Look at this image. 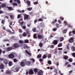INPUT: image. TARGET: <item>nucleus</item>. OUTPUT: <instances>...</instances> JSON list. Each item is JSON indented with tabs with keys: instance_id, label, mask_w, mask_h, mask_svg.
<instances>
[{
	"instance_id": "obj_41",
	"label": "nucleus",
	"mask_w": 75,
	"mask_h": 75,
	"mask_svg": "<svg viewBox=\"0 0 75 75\" xmlns=\"http://www.w3.org/2000/svg\"><path fill=\"white\" fill-rule=\"evenodd\" d=\"M38 21H43V19L40 18L38 20Z\"/></svg>"
},
{
	"instance_id": "obj_31",
	"label": "nucleus",
	"mask_w": 75,
	"mask_h": 75,
	"mask_svg": "<svg viewBox=\"0 0 75 75\" xmlns=\"http://www.w3.org/2000/svg\"><path fill=\"white\" fill-rule=\"evenodd\" d=\"M67 25L70 28H73V26L72 25H70V24H68Z\"/></svg>"
},
{
	"instance_id": "obj_9",
	"label": "nucleus",
	"mask_w": 75,
	"mask_h": 75,
	"mask_svg": "<svg viewBox=\"0 0 75 75\" xmlns=\"http://www.w3.org/2000/svg\"><path fill=\"white\" fill-rule=\"evenodd\" d=\"M29 75H33L34 74V71L33 70L31 69H30L29 72Z\"/></svg>"
},
{
	"instance_id": "obj_34",
	"label": "nucleus",
	"mask_w": 75,
	"mask_h": 75,
	"mask_svg": "<svg viewBox=\"0 0 75 75\" xmlns=\"http://www.w3.org/2000/svg\"><path fill=\"white\" fill-rule=\"evenodd\" d=\"M19 70V68L18 67L16 68L15 69V70L16 72H18Z\"/></svg>"
},
{
	"instance_id": "obj_16",
	"label": "nucleus",
	"mask_w": 75,
	"mask_h": 75,
	"mask_svg": "<svg viewBox=\"0 0 75 75\" xmlns=\"http://www.w3.org/2000/svg\"><path fill=\"white\" fill-rule=\"evenodd\" d=\"M59 41L60 42H62V41H64V38L63 37H61L60 38H59Z\"/></svg>"
},
{
	"instance_id": "obj_2",
	"label": "nucleus",
	"mask_w": 75,
	"mask_h": 75,
	"mask_svg": "<svg viewBox=\"0 0 75 75\" xmlns=\"http://www.w3.org/2000/svg\"><path fill=\"white\" fill-rule=\"evenodd\" d=\"M8 57L9 58L13 59V58H14V57H15V56L14 55V54L11 53L8 55Z\"/></svg>"
},
{
	"instance_id": "obj_36",
	"label": "nucleus",
	"mask_w": 75,
	"mask_h": 75,
	"mask_svg": "<svg viewBox=\"0 0 75 75\" xmlns=\"http://www.w3.org/2000/svg\"><path fill=\"white\" fill-rule=\"evenodd\" d=\"M33 71L35 72H37L38 71V69L36 68H35L34 69Z\"/></svg>"
},
{
	"instance_id": "obj_13",
	"label": "nucleus",
	"mask_w": 75,
	"mask_h": 75,
	"mask_svg": "<svg viewBox=\"0 0 75 75\" xmlns=\"http://www.w3.org/2000/svg\"><path fill=\"white\" fill-rule=\"evenodd\" d=\"M47 55H48V53H46L44 54L42 57L43 58V59H45V58L47 57Z\"/></svg>"
},
{
	"instance_id": "obj_42",
	"label": "nucleus",
	"mask_w": 75,
	"mask_h": 75,
	"mask_svg": "<svg viewBox=\"0 0 75 75\" xmlns=\"http://www.w3.org/2000/svg\"><path fill=\"white\" fill-rule=\"evenodd\" d=\"M5 23V21H4V20L3 19L2 20V22L1 23L3 24H4Z\"/></svg>"
},
{
	"instance_id": "obj_52",
	"label": "nucleus",
	"mask_w": 75,
	"mask_h": 75,
	"mask_svg": "<svg viewBox=\"0 0 75 75\" xmlns=\"http://www.w3.org/2000/svg\"><path fill=\"white\" fill-rule=\"evenodd\" d=\"M17 3L18 4H20L21 2H20V0H17Z\"/></svg>"
},
{
	"instance_id": "obj_30",
	"label": "nucleus",
	"mask_w": 75,
	"mask_h": 75,
	"mask_svg": "<svg viewBox=\"0 0 75 75\" xmlns=\"http://www.w3.org/2000/svg\"><path fill=\"white\" fill-rule=\"evenodd\" d=\"M64 58L65 59L67 60L68 59V57L67 56H66L65 57H64Z\"/></svg>"
},
{
	"instance_id": "obj_26",
	"label": "nucleus",
	"mask_w": 75,
	"mask_h": 75,
	"mask_svg": "<svg viewBox=\"0 0 75 75\" xmlns=\"http://www.w3.org/2000/svg\"><path fill=\"white\" fill-rule=\"evenodd\" d=\"M27 3L28 6H30L31 3L29 0L28 1V2H27Z\"/></svg>"
},
{
	"instance_id": "obj_55",
	"label": "nucleus",
	"mask_w": 75,
	"mask_h": 75,
	"mask_svg": "<svg viewBox=\"0 0 75 75\" xmlns=\"http://www.w3.org/2000/svg\"><path fill=\"white\" fill-rule=\"evenodd\" d=\"M71 67V65L70 64H69L67 65V67L68 68H69L70 67Z\"/></svg>"
},
{
	"instance_id": "obj_58",
	"label": "nucleus",
	"mask_w": 75,
	"mask_h": 75,
	"mask_svg": "<svg viewBox=\"0 0 75 75\" xmlns=\"http://www.w3.org/2000/svg\"><path fill=\"white\" fill-rule=\"evenodd\" d=\"M24 49H27V48H28V46H24Z\"/></svg>"
},
{
	"instance_id": "obj_53",
	"label": "nucleus",
	"mask_w": 75,
	"mask_h": 75,
	"mask_svg": "<svg viewBox=\"0 0 75 75\" xmlns=\"http://www.w3.org/2000/svg\"><path fill=\"white\" fill-rule=\"evenodd\" d=\"M33 32H35L36 31V28H33Z\"/></svg>"
},
{
	"instance_id": "obj_50",
	"label": "nucleus",
	"mask_w": 75,
	"mask_h": 75,
	"mask_svg": "<svg viewBox=\"0 0 75 75\" xmlns=\"http://www.w3.org/2000/svg\"><path fill=\"white\" fill-rule=\"evenodd\" d=\"M19 42L20 44H23V41H21V40H19Z\"/></svg>"
},
{
	"instance_id": "obj_12",
	"label": "nucleus",
	"mask_w": 75,
	"mask_h": 75,
	"mask_svg": "<svg viewBox=\"0 0 75 75\" xmlns=\"http://www.w3.org/2000/svg\"><path fill=\"white\" fill-rule=\"evenodd\" d=\"M48 48H54V45H49L48 46Z\"/></svg>"
},
{
	"instance_id": "obj_7",
	"label": "nucleus",
	"mask_w": 75,
	"mask_h": 75,
	"mask_svg": "<svg viewBox=\"0 0 75 75\" xmlns=\"http://www.w3.org/2000/svg\"><path fill=\"white\" fill-rule=\"evenodd\" d=\"M69 42L70 43H72L74 42V38L72 37H71L69 39Z\"/></svg>"
},
{
	"instance_id": "obj_29",
	"label": "nucleus",
	"mask_w": 75,
	"mask_h": 75,
	"mask_svg": "<svg viewBox=\"0 0 75 75\" xmlns=\"http://www.w3.org/2000/svg\"><path fill=\"white\" fill-rule=\"evenodd\" d=\"M25 43H29V41L28 39H26L25 40Z\"/></svg>"
},
{
	"instance_id": "obj_44",
	"label": "nucleus",
	"mask_w": 75,
	"mask_h": 75,
	"mask_svg": "<svg viewBox=\"0 0 75 75\" xmlns=\"http://www.w3.org/2000/svg\"><path fill=\"white\" fill-rule=\"evenodd\" d=\"M67 21H65L64 22V24L65 25H67Z\"/></svg>"
},
{
	"instance_id": "obj_1",
	"label": "nucleus",
	"mask_w": 75,
	"mask_h": 75,
	"mask_svg": "<svg viewBox=\"0 0 75 75\" xmlns=\"http://www.w3.org/2000/svg\"><path fill=\"white\" fill-rule=\"evenodd\" d=\"M24 62L25 63V64L27 65H30L31 64L30 61H27V59H25L24 60Z\"/></svg>"
},
{
	"instance_id": "obj_22",
	"label": "nucleus",
	"mask_w": 75,
	"mask_h": 75,
	"mask_svg": "<svg viewBox=\"0 0 75 75\" xmlns=\"http://www.w3.org/2000/svg\"><path fill=\"white\" fill-rule=\"evenodd\" d=\"M23 37H26L27 35V34L25 32H24L23 34Z\"/></svg>"
},
{
	"instance_id": "obj_63",
	"label": "nucleus",
	"mask_w": 75,
	"mask_h": 75,
	"mask_svg": "<svg viewBox=\"0 0 75 75\" xmlns=\"http://www.w3.org/2000/svg\"><path fill=\"white\" fill-rule=\"evenodd\" d=\"M19 31L20 33H22V30L20 29H19Z\"/></svg>"
},
{
	"instance_id": "obj_51",
	"label": "nucleus",
	"mask_w": 75,
	"mask_h": 75,
	"mask_svg": "<svg viewBox=\"0 0 75 75\" xmlns=\"http://www.w3.org/2000/svg\"><path fill=\"white\" fill-rule=\"evenodd\" d=\"M9 16L11 17V19H13V18H14V16H13V15H10Z\"/></svg>"
},
{
	"instance_id": "obj_4",
	"label": "nucleus",
	"mask_w": 75,
	"mask_h": 75,
	"mask_svg": "<svg viewBox=\"0 0 75 75\" xmlns=\"http://www.w3.org/2000/svg\"><path fill=\"white\" fill-rule=\"evenodd\" d=\"M43 36V34H42L41 35H40V33H39L37 34L38 38L39 39H41L42 38V36Z\"/></svg>"
},
{
	"instance_id": "obj_10",
	"label": "nucleus",
	"mask_w": 75,
	"mask_h": 75,
	"mask_svg": "<svg viewBox=\"0 0 75 75\" xmlns=\"http://www.w3.org/2000/svg\"><path fill=\"white\" fill-rule=\"evenodd\" d=\"M6 74H9V75H11V71L10 70H7L6 71Z\"/></svg>"
},
{
	"instance_id": "obj_62",
	"label": "nucleus",
	"mask_w": 75,
	"mask_h": 75,
	"mask_svg": "<svg viewBox=\"0 0 75 75\" xmlns=\"http://www.w3.org/2000/svg\"><path fill=\"white\" fill-rule=\"evenodd\" d=\"M28 1V0H24V2L25 3H27Z\"/></svg>"
},
{
	"instance_id": "obj_19",
	"label": "nucleus",
	"mask_w": 75,
	"mask_h": 75,
	"mask_svg": "<svg viewBox=\"0 0 75 75\" xmlns=\"http://www.w3.org/2000/svg\"><path fill=\"white\" fill-rule=\"evenodd\" d=\"M67 32V29H64V30L63 31V34H65Z\"/></svg>"
},
{
	"instance_id": "obj_38",
	"label": "nucleus",
	"mask_w": 75,
	"mask_h": 75,
	"mask_svg": "<svg viewBox=\"0 0 75 75\" xmlns=\"http://www.w3.org/2000/svg\"><path fill=\"white\" fill-rule=\"evenodd\" d=\"M42 43L40 42L39 44V46L40 47H42Z\"/></svg>"
},
{
	"instance_id": "obj_45",
	"label": "nucleus",
	"mask_w": 75,
	"mask_h": 75,
	"mask_svg": "<svg viewBox=\"0 0 75 75\" xmlns=\"http://www.w3.org/2000/svg\"><path fill=\"white\" fill-rule=\"evenodd\" d=\"M30 60H32L33 62H35V60L33 58H32L31 59H30Z\"/></svg>"
},
{
	"instance_id": "obj_28",
	"label": "nucleus",
	"mask_w": 75,
	"mask_h": 75,
	"mask_svg": "<svg viewBox=\"0 0 75 75\" xmlns=\"http://www.w3.org/2000/svg\"><path fill=\"white\" fill-rule=\"evenodd\" d=\"M33 38L35 39L37 38V34H35L33 35Z\"/></svg>"
},
{
	"instance_id": "obj_40",
	"label": "nucleus",
	"mask_w": 75,
	"mask_h": 75,
	"mask_svg": "<svg viewBox=\"0 0 75 75\" xmlns=\"http://www.w3.org/2000/svg\"><path fill=\"white\" fill-rule=\"evenodd\" d=\"M21 17V14H19L17 16V18H20V17Z\"/></svg>"
},
{
	"instance_id": "obj_35",
	"label": "nucleus",
	"mask_w": 75,
	"mask_h": 75,
	"mask_svg": "<svg viewBox=\"0 0 75 75\" xmlns=\"http://www.w3.org/2000/svg\"><path fill=\"white\" fill-rule=\"evenodd\" d=\"M56 26V28H58L59 27V24L56 23L55 24Z\"/></svg>"
},
{
	"instance_id": "obj_37",
	"label": "nucleus",
	"mask_w": 75,
	"mask_h": 75,
	"mask_svg": "<svg viewBox=\"0 0 75 75\" xmlns=\"http://www.w3.org/2000/svg\"><path fill=\"white\" fill-rule=\"evenodd\" d=\"M13 61H14V62H17V59H16V58H14L13 59Z\"/></svg>"
},
{
	"instance_id": "obj_21",
	"label": "nucleus",
	"mask_w": 75,
	"mask_h": 75,
	"mask_svg": "<svg viewBox=\"0 0 75 75\" xmlns=\"http://www.w3.org/2000/svg\"><path fill=\"white\" fill-rule=\"evenodd\" d=\"M6 7L7 8H8V9L9 10H11L13 9V8L11 6H10V7L7 6Z\"/></svg>"
},
{
	"instance_id": "obj_15",
	"label": "nucleus",
	"mask_w": 75,
	"mask_h": 75,
	"mask_svg": "<svg viewBox=\"0 0 75 75\" xmlns=\"http://www.w3.org/2000/svg\"><path fill=\"white\" fill-rule=\"evenodd\" d=\"M3 62L5 65H7L8 64V61L5 59L3 61Z\"/></svg>"
},
{
	"instance_id": "obj_8",
	"label": "nucleus",
	"mask_w": 75,
	"mask_h": 75,
	"mask_svg": "<svg viewBox=\"0 0 75 75\" xmlns=\"http://www.w3.org/2000/svg\"><path fill=\"white\" fill-rule=\"evenodd\" d=\"M20 65L22 67H25V62H22L20 63Z\"/></svg>"
},
{
	"instance_id": "obj_32",
	"label": "nucleus",
	"mask_w": 75,
	"mask_h": 75,
	"mask_svg": "<svg viewBox=\"0 0 75 75\" xmlns=\"http://www.w3.org/2000/svg\"><path fill=\"white\" fill-rule=\"evenodd\" d=\"M25 52H26V53H27V54H28L29 55H30V56H31V53H30L28 52V51H27V50H25Z\"/></svg>"
},
{
	"instance_id": "obj_60",
	"label": "nucleus",
	"mask_w": 75,
	"mask_h": 75,
	"mask_svg": "<svg viewBox=\"0 0 75 75\" xmlns=\"http://www.w3.org/2000/svg\"><path fill=\"white\" fill-rule=\"evenodd\" d=\"M53 37V36L51 35L49 37V39H51V38H52Z\"/></svg>"
},
{
	"instance_id": "obj_18",
	"label": "nucleus",
	"mask_w": 75,
	"mask_h": 75,
	"mask_svg": "<svg viewBox=\"0 0 75 75\" xmlns=\"http://www.w3.org/2000/svg\"><path fill=\"white\" fill-rule=\"evenodd\" d=\"M42 57V55H41V54H39L37 56V58H41V57Z\"/></svg>"
},
{
	"instance_id": "obj_5",
	"label": "nucleus",
	"mask_w": 75,
	"mask_h": 75,
	"mask_svg": "<svg viewBox=\"0 0 75 75\" xmlns=\"http://www.w3.org/2000/svg\"><path fill=\"white\" fill-rule=\"evenodd\" d=\"M19 47H20V45L18 43H15L13 46V47L14 48H18Z\"/></svg>"
},
{
	"instance_id": "obj_49",
	"label": "nucleus",
	"mask_w": 75,
	"mask_h": 75,
	"mask_svg": "<svg viewBox=\"0 0 75 75\" xmlns=\"http://www.w3.org/2000/svg\"><path fill=\"white\" fill-rule=\"evenodd\" d=\"M9 40L8 39H4L3 40L4 42H6V41H8Z\"/></svg>"
},
{
	"instance_id": "obj_43",
	"label": "nucleus",
	"mask_w": 75,
	"mask_h": 75,
	"mask_svg": "<svg viewBox=\"0 0 75 75\" xmlns=\"http://www.w3.org/2000/svg\"><path fill=\"white\" fill-rule=\"evenodd\" d=\"M12 4H13V6H17V4L16 3H13Z\"/></svg>"
},
{
	"instance_id": "obj_11",
	"label": "nucleus",
	"mask_w": 75,
	"mask_h": 75,
	"mask_svg": "<svg viewBox=\"0 0 75 75\" xmlns=\"http://www.w3.org/2000/svg\"><path fill=\"white\" fill-rule=\"evenodd\" d=\"M12 49H13L12 47H8L7 48V50H8V51H10L12 50Z\"/></svg>"
},
{
	"instance_id": "obj_54",
	"label": "nucleus",
	"mask_w": 75,
	"mask_h": 75,
	"mask_svg": "<svg viewBox=\"0 0 75 75\" xmlns=\"http://www.w3.org/2000/svg\"><path fill=\"white\" fill-rule=\"evenodd\" d=\"M21 27L23 29H25L26 28V26H21Z\"/></svg>"
},
{
	"instance_id": "obj_23",
	"label": "nucleus",
	"mask_w": 75,
	"mask_h": 75,
	"mask_svg": "<svg viewBox=\"0 0 75 75\" xmlns=\"http://www.w3.org/2000/svg\"><path fill=\"white\" fill-rule=\"evenodd\" d=\"M47 53V58H51V55L50 54L48 53Z\"/></svg>"
},
{
	"instance_id": "obj_39",
	"label": "nucleus",
	"mask_w": 75,
	"mask_h": 75,
	"mask_svg": "<svg viewBox=\"0 0 75 75\" xmlns=\"http://www.w3.org/2000/svg\"><path fill=\"white\" fill-rule=\"evenodd\" d=\"M47 63L49 65H51L52 64L51 61L50 60H49L47 62Z\"/></svg>"
},
{
	"instance_id": "obj_24",
	"label": "nucleus",
	"mask_w": 75,
	"mask_h": 75,
	"mask_svg": "<svg viewBox=\"0 0 75 75\" xmlns=\"http://www.w3.org/2000/svg\"><path fill=\"white\" fill-rule=\"evenodd\" d=\"M8 64L9 66H11L13 65V62H9Z\"/></svg>"
},
{
	"instance_id": "obj_3",
	"label": "nucleus",
	"mask_w": 75,
	"mask_h": 75,
	"mask_svg": "<svg viewBox=\"0 0 75 75\" xmlns=\"http://www.w3.org/2000/svg\"><path fill=\"white\" fill-rule=\"evenodd\" d=\"M23 16H24V20H26L27 19H28L29 17V15H27L25 13L23 14Z\"/></svg>"
},
{
	"instance_id": "obj_61",
	"label": "nucleus",
	"mask_w": 75,
	"mask_h": 75,
	"mask_svg": "<svg viewBox=\"0 0 75 75\" xmlns=\"http://www.w3.org/2000/svg\"><path fill=\"white\" fill-rule=\"evenodd\" d=\"M72 56L74 57H75V53H73L72 54Z\"/></svg>"
},
{
	"instance_id": "obj_47",
	"label": "nucleus",
	"mask_w": 75,
	"mask_h": 75,
	"mask_svg": "<svg viewBox=\"0 0 75 75\" xmlns=\"http://www.w3.org/2000/svg\"><path fill=\"white\" fill-rule=\"evenodd\" d=\"M69 61V62H72V59H68Z\"/></svg>"
},
{
	"instance_id": "obj_56",
	"label": "nucleus",
	"mask_w": 75,
	"mask_h": 75,
	"mask_svg": "<svg viewBox=\"0 0 75 75\" xmlns=\"http://www.w3.org/2000/svg\"><path fill=\"white\" fill-rule=\"evenodd\" d=\"M7 31L8 32V33H11H11V30H7Z\"/></svg>"
},
{
	"instance_id": "obj_48",
	"label": "nucleus",
	"mask_w": 75,
	"mask_h": 75,
	"mask_svg": "<svg viewBox=\"0 0 75 75\" xmlns=\"http://www.w3.org/2000/svg\"><path fill=\"white\" fill-rule=\"evenodd\" d=\"M20 24L21 26V25H23V24H24V22L23 21L21 22L20 23Z\"/></svg>"
},
{
	"instance_id": "obj_14",
	"label": "nucleus",
	"mask_w": 75,
	"mask_h": 75,
	"mask_svg": "<svg viewBox=\"0 0 75 75\" xmlns=\"http://www.w3.org/2000/svg\"><path fill=\"white\" fill-rule=\"evenodd\" d=\"M42 73H43L42 71V70H40V71H38V75H42Z\"/></svg>"
},
{
	"instance_id": "obj_33",
	"label": "nucleus",
	"mask_w": 75,
	"mask_h": 75,
	"mask_svg": "<svg viewBox=\"0 0 75 75\" xmlns=\"http://www.w3.org/2000/svg\"><path fill=\"white\" fill-rule=\"evenodd\" d=\"M71 48L73 51H75V47H74V46H72Z\"/></svg>"
},
{
	"instance_id": "obj_57",
	"label": "nucleus",
	"mask_w": 75,
	"mask_h": 75,
	"mask_svg": "<svg viewBox=\"0 0 75 75\" xmlns=\"http://www.w3.org/2000/svg\"><path fill=\"white\" fill-rule=\"evenodd\" d=\"M37 21H38V20H37V19H35V20L34 21L35 24V23H37Z\"/></svg>"
},
{
	"instance_id": "obj_6",
	"label": "nucleus",
	"mask_w": 75,
	"mask_h": 75,
	"mask_svg": "<svg viewBox=\"0 0 75 75\" xmlns=\"http://www.w3.org/2000/svg\"><path fill=\"white\" fill-rule=\"evenodd\" d=\"M58 43V41L57 40H54L53 41L52 44L55 45Z\"/></svg>"
},
{
	"instance_id": "obj_17",
	"label": "nucleus",
	"mask_w": 75,
	"mask_h": 75,
	"mask_svg": "<svg viewBox=\"0 0 75 75\" xmlns=\"http://www.w3.org/2000/svg\"><path fill=\"white\" fill-rule=\"evenodd\" d=\"M4 68V64H1L0 65V69H3V68Z\"/></svg>"
},
{
	"instance_id": "obj_20",
	"label": "nucleus",
	"mask_w": 75,
	"mask_h": 75,
	"mask_svg": "<svg viewBox=\"0 0 75 75\" xmlns=\"http://www.w3.org/2000/svg\"><path fill=\"white\" fill-rule=\"evenodd\" d=\"M1 6L2 7H6V4H3L1 5Z\"/></svg>"
},
{
	"instance_id": "obj_46",
	"label": "nucleus",
	"mask_w": 75,
	"mask_h": 75,
	"mask_svg": "<svg viewBox=\"0 0 75 75\" xmlns=\"http://www.w3.org/2000/svg\"><path fill=\"white\" fill-rule=\"evenodd\" d=\"M57 30V28H53L52 30L53 31H56Z\"/></svg>"
},
{
	"instance_id": "obj_25",
	"label": "nucleus",
	"mask_w": 75,
	"mask_h": 75,
	"mask_svg": "<svg viewBox=\"0 0 75 75\" xmlns=\"http://www.w3.org/2000/svg\"><path fill=\"white\" fill-rule=\"evenodd\" d=\"M33 8L32 7H30V8H27V10L28 11H31V10H32Z\"/></svg>"
},
{
	"instance_id": "obj_27",
	"label": "nucleus",
	"mask_w": 75,
	"mask_h": 75,
	"mask_svg": "<svg viewBox=\"0 0 75 75\" xmlns=\"http://www.w3.org/2000/svg\"><path fill=\"white\" fill-rule=\"evenodd\" d=\"M62 43H59L58 45V47H62Z\"/></svg>"
},
{
	"instance_id": "obj_59",
	"label": "nucleus",
	"mask_w": 75,
	"mask_h": 75,
	"mask_svg": "<svg viewBox=\"0 0 75 75\" xmlns=\"http://www.w3.org/2000/svg\"><path fill=\"white\" fill-rule=\"evenodd\" d=\"M38 1H36L34 3V4H38Z\"/></svg>"
},
{
	"instance_id": "obj_64",
	"label": "nucleus",
	"mask_w": 75,
	"mask_h": 75,
	"mask_svg": "<svg viewBox=\"0 0 75 75\" xmlns=\"http://www.w3.org/2000/svg\"><path fill=\"white\" fill-rule=\"evenodd\" d=\"M73 33L74 34H75V30H73L72 31Z\"/></svg>"
}]
</instances>
